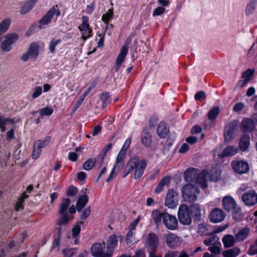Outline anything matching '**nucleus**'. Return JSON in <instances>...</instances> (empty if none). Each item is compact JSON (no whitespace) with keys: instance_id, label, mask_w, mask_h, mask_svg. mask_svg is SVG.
Listing matches in <instances>:
<instances>
[{"instance_id":"obj_1","label":"nucleus","mask_w":257,"mask_h":257,"mask_svg":"<svg viewBox=\"0 0 257 257\" xmlns=\"http://www.w3.org/2000/svg\"><path fill=\"white\" fill-rule=\"evenodd\" d=\"M179 222L183 225H189L192 218L195 221H199L201 218V208L199 204H193L188 206L186 204L180 205L178 211Z\"/></svg>"},{"instance_id":"obj_2","label":"nucleus","mask_w":257,"mask_h":257,"mask_svg":"<svg viewBox=\"0 0 257 257\" xmlns=\"http://www.w3.org/2000/svg\"><path fill=\"white\" fill-rule=\"evenodd\" d=\"M207 174L206 170L200 171L194 168H189L184 173V177L186 181L196 183L202 189H205L208 186L206 182Z\"/></svg>"},{"instance_id":"obj_3","label":"nucleus","mask_w":257,"mask_h":257,"mask_svg":"<svg viewBox=\"0 0 257 257\" xmlns=\"http://www.w3.org/2000/svg\"><path fill=\"white\" fill-rule=\"evenodd\" d=\"M147 164L145 159L140 160L139 158L135 157L130 160L126 166V173L124 177L129 174L135 169L134 179L139 180L144 174Z\"/></svg>"},{"instance_id":"obj_4","label":"nucleus","mask_w":257,"mask_h":257,"mask_svg":"<svg viewBox=\"0 0 257 257\" xmlns=\"http://www.w3.org/2000/svg\"><path fill=\"white\" fill-rule=\"evenodd\" d=\"M182 196L186 202H193L195 201L200 193L199 186L192 184L184 185L181 189Z\"/></svg>"},{"instance_id":"obj_5","label":"nucleus","mask_w":257,"mask_h":257,"mask_svg":"<svg viewBox=\"0 0 257 257\" xmlns=\"http://www.w3.org/2000/svg\"><path fill=\"white\" fill-rule=\"evenodd\" d=\"M81 19L82 23L78 27V29L82 33L81 39L86 41L92 36V29L89 24L88 16L83 15L82 16Z\"/></svg>"},{"instance_id":"obj_6","label":"nucleus","mask_w":257,"mask_h":257,"mask_svg":"<svg viewBox=\"0 0 257 257\" xmlns=\"http://www.w3.org/2000/svg\"><path fill=\"white\" fill-rule=\"evenodd\" d=\"M54 15H56L57 18L61 15V12L58 9V6L57 5H56L51 8L39 20V23L40 25L39 28H42L41 25H47L50 24Z\"/></svg>"},{"instance_id":"obj_7","label":"nucleus","mask_w":257,"mask_h":257,"mask_svg":"<svg viewBox=\"0 0 257 257\" xmlns=\"http://www.w3.org/2000/svg\"><path fill=\"white\" fill-rule=\"evenodd\" d=\"M105 248V242H95L91 246L90 251L93 257H111V253L104 252Z\"/></svg>"},{"instance_id":"obj_8","label":"nucleus","mask_w":257,"mask_h":257,"mask_svg":"<svg viewBox=\"0 0 257 257\" xmlns=\"http://www.w3.org/2000/svg\"><path fill=\"white\" fill-rule=\"evenodd\" d=\"M39 45L37 42L32 43L27 51L21 57V59L26 62L29 59L36 60L39 54Z\"/></svg>"},{"instance_id":"obj_9","label":"nucleus","mask_w":257,"mask_h":257,"mask_svg":"<svg viewBox=\"0 0 257 257\" xmlns=\"http://www.w3.org/2000/svg\"><path fill=\"white\" fill-rule=\"evenodd\" d=\"M178 193L173 189H169L165 198V205L169 208H174L178 204Z\"/></svg>"},{"instance_id":"obj_10","label":"nucleus","mask_w":257,"mask_h":257,"mask_svg":"<svg viewBox=\"0 0 257 257\" xmlns=\"http://www.w3.org/2000/svg\"><path fill=\"white\" fill-rule=\"evenodd\" d=\"M241 200L246 206L252 207L257 204V193L254 190H250L244 192Z\"/></svg>"},{"instance_id":"obj_11","label":"nucleus","mask_w":257,"mask_h":257,"mask_svg":"<svg viewBox=\"0 0 257 257\" xmlns=\"http://www.w3.org/2000/svg\"><path fill=\"white\" fill-rule=\"evenodd\" d=\"M257 125V114H254L252 118H245L241 121V130L245 133H251Z\"/></svg>"},{"instance_id":"obj_12","label":"nucleus","mask_w":257,"mask_h":257,"mask_svg":"<svg viewBox=\"0 0 257 257\" xmlns=\"http://www.w3.org/2000/svg\"><path fill=\"white\" fill-rule=\"evenodd\" d=\"M164 215L163 223L165 227L171 230L176 229L178 227V221L176 217L166 212Z\"/></svg>"},{"instance_id":"obj_13","label":"nucleus","mask_w":257,"mask_h":257,"mask_svg":"<svg viewBox=\"0 0 257 257\" xmlns=\"http://www.w3.org/2000/svg\"><path fill=\"white\" fill-rule=\"evenodd\" d=\"M231 167L235 172L240 174L246 173L249 171L248 163L243 161H233Z\"/></svg>"},{"instance_id":"obj_14","label":"nucleus","mask_w":257,"mask_h":257,"mask_svg":"<svg viewBox=\"0 0 257 257\" xmlns=\"http://www.w3.org/2000/svg\"><path fill=\"white\" fill-rule=\"evenodd\" d=\"M237 125L236 120L231 121L225 126L224 131V139L226 142L230 141L233 136L234 131Z\"/></svg>"},{"instance_id":"obj_15","label":"nucleus","mask_w":257,"mask_h":257,"mask_svg":"<svg viewBox=\"0 0 257 257\" xmlns=\"http://www.w3.org/2000/svg\"><path fill=\"white\" fill-rule=\"evenodd\" d=\"M165 213H166V212H161L158 209H154L152 211L151 214V220L157 228L160 227L162 221L163 222Z\"/></svg>"},{"instance_id":"obj_16","label":"nucleus","mask_w":257,"mask_h":257,"mask_svg":"<svg viewBox=\"0 0 257 257\" xmlns=\"http://www.w3.org/2000/svg\"><path fill=\"white\" fill-rule=\"evenodd\" d=\"M225 214L222 210L219 208H214L210 213V221L213 223H219L224 220Z\"/></svg>"},{"instance_id":"obj_17","label":"nucleus","mask_w":257,"mask_h":257,"mask_svg":"<svg viewBox=\"0 0 257 257\" xmlns=\"http://www.w3.org/2000/svg\"><path fill=\"white\" fill-rule=\"evenodd\" d=\"M167 245L172 248H174L179 245L180 239L178 236L173 233H169L165 236Z\"/></svg>"},{"instance_id":"obj_18","label":"nucleus","mask_w":257,"mask_h":257,"mask_svg":"<svg viewBox=\"0 0 257 257\" xmlns=\"http://www.w3.org/2000/svg\"><path fill=\"white\" fill-rule=\"evenodd\" d=\"M148 246L151 250H157L159 243V239L156 234L150 232L147 238Z\"/></svg>"},{"instance_id":"obj_19","label":"nucleus","mask_w":257,"mask_h":257,"mask_svg":"<svg viewBox=\"0 0 257 257\" xmlns=\"http://www.w3.org/2000/svg\"><path fill=\"white\" fill-rule=\"evenodd\" d=\"M141 143L146 148H149L151 146L152 136L147 127L143 129L141 136Z\"/></svg>"},{"instance_id":"obj_20","label":"nucleus","mask_w":257,"mask_h":257,"mask_svg":"<svg viewBox=\"0 0 257 257\" xmlns=\"http://www.w3.org/2000/svg\"><path fill=\"white\" fill-rule=\"evenodd\" d=\"M156 131L160 138L165 139L170 132V128L164 121H161L158 125Z\"/></svg>"},{"instance_id":"obj_21","label":"nucleus","mask_w":257,"mask_h":257,"mask_svg":"<svg viewBox=\"0 0 257 257\" xmlns=\"http://www.w3.org/2000/svg\"><path fill=\"white\" fill-rule=\"evenodd\" d=\"M222 205L225 210L230 211L233 210L236 207V203L232 197L226 195L222 199Z\"/></svg>"},{"instance_id":"obj_22","label":"nucleus","mask_w":257,"mask_h":257,"mask_svg":"<svg viewBox=\"0 0 257 257\" xmlns=\"http://www.w3.org/2000/svg\"><path fill=\"white\" fill-rule=\"evenodd\" d=\"M221 174L220 167L218 165L213 166L210 170V181L214 182L220 181L222 178Z\"/></svg>"},{"instance_id":"obj_23","label":"nucleus","mask_w":257,"mask_h":257,"mask_svg":"<svg viewBox=\"0 0 257 257\" xmlns=\"http://www.w3.org/2000/svg\"><path fill=\"white\" fill-rule=\"evenodd\" d=\"M227 226H216L214 228L213 230L210 232V245L212 244H215L217 243H220L219 240V237L215 234L221 232L227 228Z\"/></svg>"},{"instance_id":"obj_24","label":"nucleus","mask_w":257,"mask_h":257,"mask_svg":"<svg viewBox=\"0 0 257 257\" xmlns=\"http://www.w3.org/2000/svg\"><path fill=\"white\" fill-rule=\"evenodd\" d=\"M117 243L118 238L116 235L112 234L109 236L107 240V251L108 253H111V256Z\"/></svg>"},{"instance_id":"obj_25","label":"nucleus","mask_w":257,"mask_h":257,"mask_svg":"<svg viewBox=\"0 0 257 257\" xmlns=\"http://www.w3.org/2000/svg\"><path fill=\"white\" fill-rule=\"evenodd\" d=\"M38 0H27L24 3L20 13L22 15H25L29 13L36 4Z\"/></svg>"},{"instance_id":"obj_26","label":"nucleus","mask_w":257,"mask_h":257,"mask_svg":"<svg viewBox=\"0 0 257 257\" xmlns=\"http://www.w3.org/2000/svg\"><path fill=\"white\" fill-rule=\"evenodd\" d=\"M128 53V47L126 45H123L120 48L119 54L116 57L115 63L117 64L122 65L124 62L126 56Z\"/></svg>"},{"instance_id":"obj_27","label":"nucleus","mask_w":257,"mask_h":257,"mask_svg":"<svg viewBox=\"0 0 257 257\" xmlns=\"http://www.w3.org/2000/svg\"><path fill=\"white\" fill-rule=\"evenodd\" d=\"M238 152V148L233 146H230L226 147L222 152L219 155V157L222 158L225 157H229L235 155Z\"/></svg>"},{"instance_id":"obj_28","label":"nucleus","mask_w":257,"mask_h":257,"mask_svg":"<svg viewBox=\"0 0 257 257\" xmlns=\"http://www.w3.org/2000/svg\"><path fill=\"white\" fill-rule=\"evenodd\" d=\"M171 181V177L168 176L163 177L155 188V193L159 194L163 190L164 186L168 185Z\"/></svg>"},{"instance_id":"obj_29","label":"nucleus","mask_w":257,"mask_h":257,"mask_svg":"<svg viewBox=\"0 0 257 257\" xmlns=\"http://www.w3.org/2000/svg\"><path fill=\"white\" fill-rule=\"evenodd\" d=\"M88 201V196L86 194L80 196L76 202V209L78 212H81Z\"/></svg>"},{"instance_id":"obj_30","label":"nucleus","mask_w":257,"mask_h":257,"mask_svg":"<svg viewBox=\"0 0 257 257\" xmlns=\"http://www.w3.org/2000/svg\"><path fill=\"white\" fill-rule=\"evenodd\" d=\"M249 232V229L248 227L243 228L239 230L235 234L236 242L243 241L246 238Z\"/></svg>"},{"instance_id":"obj_31","label":"nucleus","mask_w":257,"mask_h":257,"mask_svg":"<svg viewBox=\"0 0 257 257\" xmlns=\"http://www.w3.org/2000/svg\"><path fill=\"white\" fill-rule=\"evenodd\" d=\"M8 124H14L15 120L14 118L0 116V130L2 132L4 133L6 131V126Z\"/></svg>"},{"instance_id":"obj_32","label":"nucleus","mask_w":257,"mask_h":257,"mask_svg":"<svg viewBox=\"0 0 257 257\" xmlns=\"http://www.w3.org/2000/svg\"><path fill=\"white\" fill-rule=\"evenodd\" d=\"M250 142V137L248 135H243L239 141V148L242 151H245L248 148Z\"/></svg>"},{"instance_id":"obj_33","label":"nucleus","mask_w":257,"mask_h":257,"mask_svg":"<svg viewBox=\"0 0 257 257\" xmlns=\"http://www.w3.org/2000/svg\"><path fill=\"white\" fill-rule=\"evenodd\" d=\"M236 241L235 237L230 234H227L222 238V242L225 248L233 246Z\"/></svg>"},{"instance_id":"obj_34","label":"nucleus","mask_w":257,"mask_h":257,"mask_svg":"<svg viewBox=\"0 0 257 257\" xmlns=\"http://www.w3.org/2000/svg\"><path fill=\"white\" fill-rule=\"evenodd\" d=\"M62 202L59 206V214H62L63 213H68L67 212L70 205V199L69 198H63L62 200Z\"/></svg>"},{"instance_id":"obj_35","label":"nucleus","mask_w":257,"mask_h":257,"mask_svg":"<svg viewBox=\"0 0 257 257\" xmlns=\"http://www.w3.org/2000/svg\"><path fill=\"white\" fill-rule=\"evenodd\" d=\"M100 100L102 103L101 107L103 108L106 107L111 102L109 92H102L100 95Z\"/></svg>"},{"instance_id":"obj_36","label":"nucleus","mask_w":257,"mask_h":257,"mask_svg":"<svg viewBox=\"0 0 257 257\" xmlns=\"http://www.w3.org/2000/svg\"><path fill=\"white\" fill-rule=\"evenodd\" d=\"M257 0H250L246 6L245 9V15L247 16L252 15L255 10Z\"/></svg>"},{"instance_id":"obj_37","label":"nucleus","mask_w":257,"mask_h":257,"mask_svg":"<svg viewBox=\"0 0 257 257\" xmlns=\"http://www.w3.org/2000/svg\"><path fill=\"white\" fill-rule=\"evenodd\" d=\"M84 224L83 221H77L71 229V235L72 237H77L80 236L81 232V225Z\"/></svg>"},{"instance_id":"obj_38","label":"nucleus","mask_w":257,"mask_h":257,"mask_svg":"<svg viewBox=\"0 0 257 257\" xmlns=\"http://www.w3.org/2000/svg\"><path fill=\"white\" fill-rule=\"evenodd\" d=\"M240 250L238 247H234L223 252L224 257H236L240 253Z\"/></svg>"},{"instance_id":"obj_39","label":"nucleus","mask_w":257,"mask_h":257,"mask_svg":"<svg viewBox=\"0 0 257 257\" xmlns=\"http://www.w3.org/2000/svg\"><path fill=\"white\" fill-rule=\"evenodd\" d=\"M113 8L111 7L108 11L102 15L101 17V21L105 24H107L109 23L110 21L112 20L114 17Z\"/></svg>"},{"instance_id":"obj_40","label":"nucleus","mask_w":257,"mask_h":257,"mask_svg":"<svg viewBox=\"0 0 257 257\" xmlns=\"http://www.w3.org/2000/svg\"><path fill=\"white\" fill-rule=\"evenodd\" d=\"M175 139L176 136L175 135L171 134L168 136L163 148L164 151L168 152L170 150V149L175 141Z\"/></svg>"},{"instance_id":"obj_41","label":"nucleus","mask_w":257,"mask_h":257,"mask_svg":"<svg viewBox=\"0 0 257 257\" xmlns=\"http://www.w3.org/2000/svg\"><path fill=\"white\" fill-rule=\"evenodd\" d=\"M220 112L218 107H216L210 110V127L213 126L215 123V119Z\"/></svg>"},{"instance_id":"obj_42","label":"nucleus","mask_w":257,"mask_h":257,"mask_svg":"<svg viewBox=\"0 0 257 257\" xmlns=\"http://www.w3.org/2000/svg\"><path fill=\"white\" fill-rule=\"evenodd\" d=\"M60 215L61 216L57 219L56 224L59 226L66 225L71 219L69 217L68 213H64Z\"/></svg>"},{"instance_id":"obj_43","label":"nucleus","mask_w":257,"mask_h":257,"mask_svg":"<svg viewBox=\"0 0 257 257\" xmlns=\"http://www.w3.org/2000/svg\"><path fill=\"white\" fill-rule=\"evenodd\" d=\"M50 136H46L43 140H38L35 142L36 146L40 148L43 149L46 147L51 141Z\"/></svg>"},{"instance_id":"obj_44","label":"nucleus","mask_w":257,"mask_h":257,"mask_svg":"<svg viewBox=\"0 0 257 257\" xmlns=\"http://www.w3.org/2000/svg\"><path fill=\"white\" fill-rule=\"evenodd\" d=\"M11 24L10 19H6L0 23V34L5 33L9 28Z\"/></svg>"},{"instance_id":"obj_45","label":"nucleus","mask_w":257,"mask_h":257,"mask_svg":"<svg viewBox=\"0 0 257 257\" xmlns=\"http://www.w3.org/2000/svg\"><path fill=\"white\" fill-rule=\"evenodd\" d=\"M61 42V39H52L50 42H49V51L50 52L53 54V53H55V48H56V46L60 44V43Z\"/></svg>"},{"instance_id":"obj_46","label":"nucleus","mask_w":257,"mask_h":257,"mask_svg":"<svg viewBox=\"0 0 257 257\" xmlns=\"http://www.w3.org/2000/svg\"><path fill=\"white\" fill-rule=\"evenodd\" d=\"M95 165L93 162V158H90L87 160L83 164L82 168L84 170L89 171L91 170Z\"/></svg>"},{"instance_id":"obj_47","label":"nucleus","mask_w":257,"mask_h":257,"mask_svg":"<svg viewBox=\"0 0 257 257\" xmlns=\"http://www.w3.org/2000/svg\"><path fill=\"white\" fill-rule=\"evenodd\" d=\"M77 248H65L62 250V253L65 257H72L76 253Z\"/></svg>"},{"instance_id":"obj_48","label":"nucleus","mask_w":257,"mask_h":257,"mask_svg":"<svg viewBox=\"0 0 257 257\" xmlns=\"http://www.w3.org/2000/svg\"><path fill=\"white\" fill-rule=\"evenodd\" d=\"M105 156L102 155V154L99 153L96 158H93V162L94 165L98 166L99 168L101 167L103 164Z\"/></svg>"},{"instance_id":"obj_49","label":"nucleus","mask_w":257,"mask_h":257,"mask_svg":"<svg viewBox=\"0 0 257 257\" xmlns=\"http://www.w3.org/2000/svg\"><path fill=\"white\" fill-rule=\"evenodd\" d=\"M78 193V189L77 187L73 185H71L68 187L66 191V194L67 196L73 197Z\"/></svg>"},{"instance_id":"obj_50","label":"nucleus","mask_w":257,"mask_h":257,"mask_svg":"<svg viewBox=\"0 0 257 257\" xmlns=\"http://www.w3.org/2000/svg\"><path fill=\"white\" fill-rule=\"evenodd\" d=\"M6 40L11 45L15 43L18 39V35L16 33H11L6 37Z\"/></svg>"},{"instance_id":"obj_51","label":"nucleus","mask_w":257,"mask_h":257,"mask_svg":"<svg viewBox=\"0 0 257 257\" xmlns=\"http://www.w3.org/2000/svg\"><path fill=\"white\" fill-rule=\"evenodd\" d=\"M254 72V71L253 70L248 69L242 73V77L244 79L249 81L252 79Z\"/></svg>"},{"instance_id":"obj_52","label":"nucleus","mask_w":257,"mask_h":257,"mask_svg":"<svg viewBox=\"0 0 257 257\" xmlns=\"http://www.w3.org/2000/svg\"><path fill=\"white\" fill-rule=\"evenodd\" d=\"M53 111L52 108L46 106L40 110V113L41 115L50 116L53 113Z\"/></svg>"},{"instance_id":"obj_53","label":"nucleus","mask_w":257,"mask_h":257,"mask_svg":"<svg viewBox=\"0 0 257 257\" xmlns=\"http://www.w3.org/2000/svg\"><path fill=\"white\" fill-rule=\"evenodd\" d=\"M42 152V149L38 147V146H36V144L34 143L33 153H32V158L34 159H38L40 155H41Z\"/></svg>"},{"instance_id":"obj_54","label":"nucleus","mask_w":257,"mask_h":257,"mask_svg":"<svg viewBox=\"0 0 257 257\" xmlns=\"http://www.w3.org/2000/svg\"><path fill=\"white\" fill-rule=\"evenodd\" d=\"M221 244L217 243L215 244L210 245V251L215 254H218L220 252Z\"/></svg>"},{"instance_id":"obj_55","label":"nucleus","mask_w":257,"mask_h":257,"mask_svg":"<svg viewBox=\"0 0 257 257\" xmlns=\"http://www.w3.org/2000/svg\"><path fill=\"white\" fill-rule=\"evenodd\" d=\"M95 2L94 1L86 7L85 12L87 15H91L94 11L95 7Z\"/></svg>"},{"instance_id":"obj_56","label":"nucleus","mask_w":257,"mask_h":257,"mask_svg":"<svg viewBox=\"0 0 257 257\" xmlns=\"http://www.w3.org/2000/svg\"><path fill=\"white\" fill-rule=\"evenodd\" d=\"M90 90H88V89H86L82 95L79 97V99L77 101L76 103V106L75 108H76L77 107H79L81 103L83 101L85 97L87 95H88L90 93Z\"/></svg>"},{"instance_id":"obj_57","label":"nucleus","mask_w":257,"mask_h":257,"mask_svg":"<svg viewBox=\"0 0 257 257\" xmlns=\"http://www.w3.org/2000/svg\"><path fill=\"white\" fill-rule=\"evenodd\" d=\"M90 212H91L90 207L89 206L88 207L85 208L82 211V212L80 216V218L81 220L86 219L90 215Z\"/></svg>"},{"instance_id":"obj_58","label":"nucleus","mask_w":257,"mask_h":257,"mask_svg":"<svg viewBox=\"0 0 257 257\" xmlns=\"http://www.w3.org/2000/svg\"><path fill=\"white\" fill-rule=\"evenodd\" d=\"M11 45L6 40H4L1 43V49L5 52H9L12 49Z\"/></svg>"},{"instance_id":"obj_59","label":"nucleus","mask_w":257,"mask_h":257,"mask_svg":"<svg viewBox=\"0 0 257 257\" xmlns=\"http://www.w3.org/2000/svg\"><path fill=\"white\" fill-rule=\"evenodd\" d=\"M158 122V117L157 116L154 115L151 116L149 122V126L150 128H154Z\"/></svg>"},{"instance_id":"obj_60","label":"nucleus","mask_w":257,"mask_h":257,"mask_svg":"<svg viewBox=\"0 0 257 257\" xmlns=\"http://www.w3.org/2000/svg\"><path fill=\"white\" fill-rule=\"evenodd\" d=\"M247 253L249 255H254L257 254V245L254 244L249 246L247 251Z\"/></svg>"},{"instance_id":"obj_61","label":"nucleus","mask_w":257,"mask_h":257,"mask_svg":"<svg viewBox=\"0 0 257 257\" xmlns=\"http://www.w3.org/2000/svg\"><path fill=\"white\" fill-rule=\"evenodd\" d=\"M131 143V139L128 138L124 142L120 151L119 152H122L125 154L127 149L129 148Z\"/></svg>"},{"instance_id":"obj_62","label":"nucleus","mask_w":257,"mask_h":257,"mask_svg":"<svg viewBox=\"0 0 257 257\" xmlns=\"http://www.w3.org/2000/svg\"><path fill=\"white\" fill-rule=\"evenodd\" d=\"M133 231L134 230L129 229L126 234L125 240L127 244L132 243L134 241L133 236L134 233Z\"/></svg>"},{"instance_id":"obj_63","label":"nucleus","mask_w":257,"mask_h":257,"mask_svg":"<svg viewBox=\"0 0 257 257\" xmlns=\"http://www.w3.org/2000/svg\"><path fill=\"white\" fill-rule=\"evenodd\" d=\"M165 8H164L163 7H158L154 10L153 12V16L154 17L159 16L163 14L164 13H165Z\"/></svg>"},{"instance_id":"obj_64","label":"nucleus","mask_w":257,"mask_h":257,"mask_svg":"<svg viewBox=\"0 0 257 257\" xmlns=\"http://www.w3.org/2000/svg\"><path fill=\"white\" fill-rule=\"evenodd\" d=\"M206 97V94L204 91H199L194 95V98L195 100L198 101L201 100V99H205Z\"/></svg>"}]
</instances>
